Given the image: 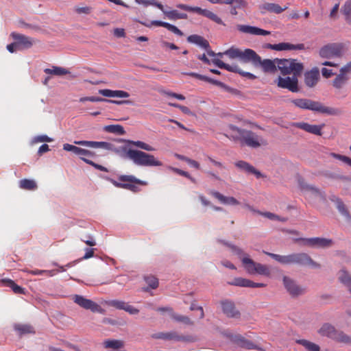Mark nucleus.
Segmentation results:
<instances>
[{
    "label": "nucleus",
    "mask_w": 351,
    "mask_h": 351,
    "mask_svg": "<svg viewBox=\"0 0 351 351\" xmlns=\"http://www.w3.org/2000/svg\"><path fill=\"white\" fill-rule=\"evenodd\" d=\"M231 59L239 58L243 63L251 62L255 67L261 66L263 72L275 73L277 71V62L275 59H264L251 49H245L242 51L234 47H230L225 53Z\"/></svg>",
    "instance_id": "1"
},
{
    "label": "nucleus",
    "mask_w": 351,
    "mask_h": 351,
    "mask_svg": "<svg viewBox=\"0 0 351 351\" xmlns=\"http://www.w3.org/2000/svg\"><path fill=\"white\" fill-rule=\"evenodd\" d=\"M263 252L282 265L310 266L316 269H319L321 267V265L319 263L314 261L311 257L305 252L292 253L284 256L265 251Z\"/></svg>",
    "instance_id": "2"
},
{
    "label": "nucleus",
    "mask_w": 351,
    "mask_h": 351,
    "mask_svg": "<svg viewBox=\"0 0 351 351\" xmlns=\"http://www.w3.org/2000/svg\"><path fill=\"white\" fill-rule=\"evenodd\" d=\"M291 102L300 108L310 110L322 114L339 116L343 113V111L339 108L325 106L321 102L310 99H295Z\"/></svg>",
    "instance_id": "3"
},
{
    "label": "nucleus",
    "mask_w": 351,
    "mask_h": 351,
    "mask_svg": "<svg viewBox=\"0 0 351 351\" xmlns=\"http://www.w3.org/2000/svg\"><path fill=\"white\" fill-rule=\"evenodd\" d=\"M230 129L233 131H236L240 135L239 139L244 143L248 147L252 148L259 147L261 145H267V142L262 137L258 136L256 133L251 130H247L241 129L236 125H230Z\"/></svg>",
    "instance_id": "4"
},
{
    "label": "nucleus",
    "mask_w": 351,
    "mask_h": 351,
    "mask_svg": "<svg viewBox=\"0 0 351 351\" xmlns=\"http://www.w3.org/2000/svg\"><path fill=\"white\" fill-rule=\"evenodd\" d=\"M318 332L320 335L327 337L337 342L351 344V337L345 334L343 331L336 329L334 326L329 323L324 324L319 329Z\"/></svg>",
    "instance_id": "5"
},
{
    "label": "nucleus",
    "mask_w": 351,
    "mask_h": 351,
    "mask_svg": "<svg viewBox=\"0 0 351 351\" xmlns=\"http://www.w3.org/2000/svg\"><path fill=\"white\" fill-rule=\"evenodd\" d=\"M74 143L78 145L110 150L117 154L123 156L124 157L126 156V152L128 150V148L125 146L117 147L112 143L104 141H74Z\"/></svg>",
    "instance_id": "6"
},
{
    "label": "nucleus",
    "mask_w": 351,
    "mask_h": 351,
    "mask_svg": "<svg viewBox=\"0 0 351 351\" xmlns=\"http://www.w3.org/2000/svg\"><path fill=\"white\" fill-rule=\"evenodd\" d=\"M125 158L139 166L154 165V156L142 151L128 148Z\"/></svg>",
    "instance_id": "7"
},
{
    "label": "nucleus",
    "mask_w": 351,
    "mask_h": 351,
    "mask_svg": "<svg viewBox=\"0 0 351 351\" xmlns=\"http://www.w3.org/2000/svg\"><path fill=\"white\" fill-rule=\"evenodd\" d=\"M114 186L136 192L138 190V184H143V182L134 176H121L119 182L113 179H109Z\"/></svg>",
    "instance_id": "8"
},
{
    "label": "nucleus",
    "mask_w": 351,
    "mask_h": 351,
    "mask_svg": "<svg viewBox=\"0 0 351 351\" xmlns=\"http://www.w3.org/2000/svg\"><path fill=\"white\" fill-rule=\"evenodd\" d=\"M242 263L247 271L250 274L256 273L265 276H269L271 274V271L267 265L256 263L250 257H243Z\"/></svg>",
    "instance_id": "9"
},
{
    "label": "nucleus",
    "mask_w": 351,
    "mask_h": 351,
    "mask_svg": "<svg viewBox=\"0 0 351 351\" xmlns=\"http://www.w3.org/2000/svg\"><path fill=\"white\" fill-rule=\"evenodd\" d=\"M344 45L343 43H333L324 45L319 51L320 57L330 59L333 57L341 58L343 56Z\"/></svg>",
    "instance_id": "10"
},
{
    "label": "nucleus",
    "mask_w": 351,
    "mask_h": 351,
    "mask_svg": "<svg viewBox=\"0 0 351 351\" xmlns=\"http://www.w3.org/2000/svg\"><path fill=\"white\" fill-rule=\"evenodd\" d=\"M224 336L228 339L232 343L237 345L238 346L247 349V350H257L260 351H265L262 348L254 344L252 341L245 339L240 334H233L229 332H225Z\"/></svg>",
    "instance_id": "11"
},
{
    "label": "nucleus",
    "mask_w": 351,
    "mask_h": 351,
    "mask_svg": "<svg viewBox=\"0 0 351 351\" xmlns=\"http://www.w3.org/2000/svg\"><path fill=\"white\" fill-rule=\"evenodd\" d=\"M176 7L184 11L197 13L210 19L211 21L215 22L217 24L225 25V23L217 14H215V13L208 10L202 9L199 7H192L186 4L182 3L177 4Z\"/></svg>",
    "instance_id": "12"
},
{
    "label": "nucleus",
    "mask_w": 351,
    "mask_h": 351,
    "mask_svg": "<svg viewBox=\"0 0 351 351\" xmlns=\"http://www.w3.org/2000/svg\"><path fill=\"white\" fill-rule=\"evenodd\" d=\"M182 74L183 75H189V76L193 77L195 78H197V79H198L199 80H202V81L208 82L210 84H212L213 85L219 86V87L222 88H223L227 92L230 93H232L233 95H241V91L239 90L238 89L230 87L228 85H226V84H224V83H223V82H221L220 81L214 80V79L210 78L209 77H207L206 75H201V74H199V73H193V72H191V73H182Z\"/></svg>",
    "instance_id": "13"
},
{
    "label": "nucleus",
    "mask_w": 351,
    "mask_h": 351,
    "mask_svg": "<svg viewBox=\"0 0 351 351\" xmlns=\"http://www.w3.org/2000/svg\"><path fill=\"white\" fill-rule=\"evenodd\" d=\"M75 303L78 304L80 307L90 310L93 313H99L104 314L105 311L98 304L91 300L87 299L82 295H75L73 297Z\"/></svg>",
    "instance_id": "14"
},
{
    "label": "nucleus",
    "mask_w": 351,
    "mask_h": 351,
    "mask_svg": "<svg viewBox=\"0 0 351 351\" xmlns=\"http://www.w3.org/2000/svg\"><path fill=\"white\" fill-rule=\"evenodd\" d=\"M212 62L216 66H217L218 68H219L221 69H226L230 72L238 73L240 75H241L243 77H245L250 80H255L257 78V77L256 75H254V74L241 70L237 65H232V66L230 65L217 58L213 59Z\"/></svg>",
    "instance_id": "15"
},
{
    "label": "nucleus",
    "mask_w": 351,
    "mask_h": 351,
    "mask_svg": "<svg viewBox=\"0 0 351 351\" xmlns=\"http://www.w3.org/2000/svg\"><path fill=\"white\" fill-rule=\"evenodd\" d=\"M284 287L289 294L293 298L302 295L305 292V289L297 284V282L289 276H285L282 278Z\"/></svg>",
    "instance_id": "16"
},
{
    "label": "nucleus",
    "mask_w": 351,
    "mask_h": 351,
    "mask_svg": "<svg viewBox=\"0 0 351 351\" xmlns=\"http://www.w3.org/2000/svg\"><path fill=\"white\" fill-rule=\"evenodd\" d=\"M277 80V85L280 88L288 89L293 93H298L300 90L297 77L293 76L282 77L279 76Z\"/></svg>",
    "instance_id": "17"
},
{
    "label": "nucleus",
    "mask_w": 351,
    "mask_h": 351,
    "mask_svg": "<svg viewBox=\"0 0 351 351\" xmlns=\"http://www.w3.org/2000/svg\"><path fill=\"white\" fill-rule=\"evenodd\" d=\"M63 149L67 152H72L75 155L79 156L80 159H82L83 161H84L86 159L93 158L95 156V154L93 152L76 147L69 143H65L63 145Z\"/></svg>",
    "instance_id": "18"
},
{
    "label": "nucleus",
    "mask_w": 351,
    "mask_h": 351,
    "mask_svg": "<svg viewBox=\"0 0 351 351\" xmlns=\"http://www.w3.org/2000/svg\"><path fill=\"white\" fill-rule=\"evenodd\" d=\"M11 36L16 41L19 50L29 49L35 43L32 38L16 32H12Z\"/></svg>",
    "instance_id": "19"
},
{
    "label": "nucleus",
    "mask_w": 351,
    "mask_h": 351,
    "mask_svg": "<svg viewBox=\"0 0 351 351\" xmlns=\"http://www.w3.org/2000/svg\"><path fill=\"white\" fill-rule=\"evenodd\" d=\"M298 182L299 188L301 191H309L312 194L319 197L323 201L326 200V195L324 192L321 191L319 189L317 188L316 186L306 183L302 177L299 176L298 178Z\"/></svg>",
    "instance_id": "20"
},
{
    "label": "nucleus",
    "mask_w": 351,
    "mask_h": 351,
    "mask_svg": "<svg viewBox=\"0 0 351 351\" xmlns=\"http://www.w3.org/2000/svg\"><path fill=\"white\" fill-rule=\"evenodd\" d=\"M291 125L295 128L302 129L308 133L317 136H322V130L325 126V124L322 123L321 125H311L308 123L297 122L293 123Z\"/></svg>",
    "instance_id": "21"
},
{
    "label": "nucleus",
    "mask_w": 351,
    "mask_h": 351,
    "mask_svg": "<svg viewBox=\"0 0 351 351\" xmlns=\"http://www.w3.org/2000/svg\"><path fill=\"white\" fill-rule=\"evenodd\" d=\"M223 313L228 317L239 318L241 313L238 311L232 301L225 300L220 302Z\"/></svg>",
    "instance_id": "22"
},
{
    "label": "nucleus",
    "mask_w": 351,
    "mask_h": 351,
    "mask_svg": "<svg viewBox=\"0 0 351 351\" xmlns=\"http://www.w3.org/2000/svg\"><path fill=\"white\" fill-rule=\"evenodd\" d=\"M319 79V71L317 67L304 73V83L309 88L315 86Z\"/></svg>",
    "instance_id": "23"
},
{
    "label": "nucleus",
    "mask_w": 351,
    "mask_h": 351,
    "mask_svg": "<svg viewBox=\"0 0 351 351\" xmlns=\"http://www.w3.org/2000/svg\"><path fill=\"white\" fill-rule=\"evenodd\" d=\"M329 199L335 204L338 211L344 216L348 221H351V215L341 198L332 194L329 196Z\"/></svg>",
    "instance_id": "24"
},
{
    "label": "nucleus",
    "mask_w": 351,
    "mask_h": 351,
    "mask_svg": "<svg viewBox=\"0 0 351 351\" xmlns=\"http://www.w3.org/2000/svg\"><path fill=\"white\" fill-rule=\"evenodd\" d=\"M230 285L242 287L262 288L266 287L264 283L254 282L249 279L243 278H235Z\"/></svg>",
    "instance_id": "25"
},
{
    "label": "nucleus",
    "mask_w": 351,
    "mask_h": 351,
    "mask_svg": "<svg viewBox=\"0 0 351 351\" xmlns=\"http://www.w3.org/2000/svg\"><path fill=\"white\" fill-rule=\"evenodd\" d=\"M237 29L241 32L250 34L253 35L267 36L271 34V32L267 30H265L257 27L246 25H238Z\"/></svg>",
    "instance_id": "26"
},
{
    "label": "nucleus",
    "mask_w": 351,
    "mask_h": 351,
    "mask_svg": "<svg viewBox=\"0 0 351 351\" xmlns=\"http://www.w3.org/2000/svg\"><path fill=\"white\" fill-rule=\"evenodd\" d=\"M319 174L326 178L339 180L341 182H351V176H343L335 171L324 170L319 172Z\"/></svg>",
    "instance_id": "27"
},
{
    "label": "nucleus",
    "mask_w": 351,
    "mask_h": 351,
    "mask_svg": "<svg viewBox=\"0 0 351 351\" xmlns=\"http://www.w3.org/2000/svg\"><path fill=\"white\" fill-rule=\"evenodd\" d=\"M258 8L261 10V13L263 14H265L266 11L271 13L280 14L284 10H287V7L282 8L277 3H265L262 5H260Z\"/></svg>",
    "instance_id": "28"
},
{
    "label": "nucleus",
    "mask_w": 351,
    "mask_h": 351,
    "mask_svg": "<svg viewBox=\"0 0 351 351\" xmlns=\"http://www.w3.org/2000/svg\"><path fill=\"white\" fill-rule=\"evenodd\" d=\"M210 194L217 199H219L222 204L227 205H239L240 202L234 197H226L220 193L218 191H212Z\"/></svg>",
    "instance_id": "29"
},
{
    "label": "nucleus",
    "mask_w": 351,
    "mask_h": 351,
    "mask_svg": "<svg viewBox=\"0 0 351 351\" xmlns=\"http://www.w3.org/2000/svg\"><path fill=\"white\" fill-rule=\"evenodd\" d=\"M333 241L330 239L314 237L311 238V247L327 248L332 245Z\"/></svg>",
    "instance_id": "30"
},
{
    "label": "nucleus",
    "mask_w": 351,
    "mask_h": 351,
    "mask_svg": "<svg viewBox=\"0 0 351 351\" xmlns=\"http://www.w3.org/2000/svg\"><path fill=\"white\" fill-rule=\"evenodd\" d=\"M99 93L107 97H120V98H127L130 96V94L124 90H112L110 89H101L99 90Z\"/></svg>",
    "instance_id": "31"
},
{
    "label": "nucleus",
    "mask_w": 351,
    "mask_h": 351,
    "mask_svg": "<svg viewBox=\"0 0 351 351\" xmlns=\"http://www.w3.org/2000/svg\"><path fill=\"white\" fill-rule=\"evenodd\" d=\"M289 68L290 74H293V77L298 79V77L301 76L304 67L302 63L297 62L295 59H292L291 64H289Z\"/></svg>",
    "instance_id": "32"
},
{
    "label": "nucleus",
    "mask_w": 351,
    "mask_h": 351,
    "mask_svg": "<svg viewBox=\"0 0 351 351\" xmlns=\"http://www.w3.org/2000/svg\"><path fill=\"white\" fill-rule=\"evenodd\" d=\"M187 41L189 43H195L204 49L210 48L209 43L202 36L197 34H193L187 37Z\"/></svg>",
    "instance_id": "33"
},
{
    "label": "nucleus",
    "mask_w": 351,
    "mask_h": 351,
    "mask_svg": "<svg viewBox=\"0 0 351 351\" xmlns=\"http://www.w3.org/2000/svg\"><path fill=\"white\" fill-rule=\"evenodd\" d=\"M291 60L292 58H275V61L277 62V69L280 71L282 75H287L290 74V71H289V64H291Z\"/></svg>",
    "instance_id": "34"
},
{
    "label": "nucleus",
    "mask_w": 351,
    "mask_h": 351,
    "mask_svg": "<svg viewBox=\"0 0 351 351\" xmlns=\"http://www.w3.org/2000/svg\"><path fill=\"white\" fill-rule=\"evenodd\" d=\"M338 279L347 287L348 291L351 295V274L346 269H341Z\"/></svg>",
    "instance_id": "35"
},
{
    "label": "nucleus",
    "mask_w": 351,
    "mask_h": 351,
    "mask_svg": "<svg viewBox=\"0 0 351 351\" xmlns=\"http://www.w3.org/2000/svg\"><path fill=\"white\" fill-rule=\"evenodd\" d=\"M103 346L105 348H111L113 350H119L124 348L125 343L123 341L120 339H106L103 342Z\"/></svg>",
    "instance_id": "36"
},
{
    "label": "nucleus",
    "mask_w": 351,
    "mask_h": 351,
    "mask_svg": "<svg viewBox=\"0 0 351 351\" xmlns=\"http://www.w3.org/2000/svg\"><path fill=\"white\" fill-rule=\"evenodd\" d=\"M155 26L163 27L178 36H184V33L180 29H179L176 26L169 23L155 20Z\"/></svg>",
    "instance_id": "37"
},
{
    "label": "nucleus",
    "mask_w": 351,
    "mask_h": 351,
    "mask_svg": "<svg viewBox=\"0 0 351 351\" xmlns=\"http://www.w3.org/2000/svg\"><path fill=\"white\" fill-rule=\"evenodd\" d=\"M217 242L219 243L223 244V245L229 247L233 253L237 254L239 256H241L243 255L245 256V257H249L248 254H245L242 249H241L239 247L232 244L225 240L223 239H217Z\"/></svg>",
    "instance_id": "38"
},
{
    "label": "nucleus",
    "mask_w": 351,
    "mask_h": 351,
    "mask_svg": "<svg viewBox=\"0 0 351 351\" xmlns=\"http://www.w3.org/2000/svg\"><path fill=\"white\" fill-rule=\"evenodd\" d=\"M1 282L4 286L11 288L14 293H16V294H24L25 293V289L17 285L12 280L2 279Z\"/></svg>",
    "instance_id": "39"
},
{
    "label": "nucleus",
    "mask_w": 351,
    "mask_h": 351,
    "mask_svg": "<svg viewBox=\"0 0 351 351\" xmlns=\"http://www.w3.org/2000/svg\"><path fill=\"white\" fill-rule=\"evenodd\" d=\"M348 80L349 77L348 75H343L342 73H339L333 80L332 84L335 88L341 89Z\"/></svg>",
    "instance_id": "40"
},
{
    "label": "nucleus",
    "mask_w": 351,
    "mask_h": 351,
    "mask_svg": "<svg viewBox=\"0 0 351 351\" xmlns=\"http://www.w3.org/2000/svg\"><path fill=\"white\" fill-rule=\"evenodd\" d=\"M14 330H16L20 335H23L25 334H34L35 331L34 328L29 324H15Z\"/></svg>",
    "instance_id": "41"
},
{
    "label": "nucleus",
    "mask_w": 351,
    "mask_h": 351,
    "mask_svg": "<svg viewBox=\"0 0 351 351\" xmlns=\"http://www.w3.org/2000/svg\"><path fill=\"white\" fill-rule=\"evenodd\" d=\"M19 187L22 189L34 191L37 189V184L33 180L23 179L19 181Z\"/></svg>",
    "instance_id": "42"
},
{
    "label": "nucleus",
    "mask_w": 351,
    "mask_h": 351,
    "mask_svg": "<svg viewBox=\"0 0 351 351\" xmlns=\"http://www.w3.org/2000/svg\"><path fill=\"white\" fill-rule=\"evenodd\" d=\"M44 72L49 75L62 76L69 73L66 69L59 66H53L51 69H45Z\"/></svg>",
    "instance_id": "43"
},
{
    "label": "nucleus",
    "mask_w": 351,
    "mask_h": 351,
    "mask_svg": "<svg viewBox=\"0 0 351 351\" xmlns=\"http://www.w3.org/2000/svg\"><path fill=\"white\" fill-rule=\"evenodd\" d=\"M104 130L106 132L123 135L125 133L123 127L121 125H108L104 127Z\"/></svg>",
    "instance_id": "44"
},
{
    "label": "nucleus",
    "mask_w": 351,
    "mask_h": 351,
    "mask_svg": "<svg viewBox=\"0 0 351 351\" xmlns=\"http://www.w3.org/2000/svg\"><path fill=\"white\" fill-rule=\"evenodd\" d=\"M295 342L304 346L308 351H319L320 348L318 345L306 339H297Z\"/></svg>",
    "instance_id": "45"
},
{
    "label": "nucleus",
    "mask_w": 351,
    "mask_h": 351,
    "mask_svg": "<svg viewBox=\"0 0 351 351\" xmlns=\"http://www.w3.org/2000/svg\"><path fill=\"white\" fill-rule=\"evenodd\" d=\"M171 318L175 320L177 322L182 323L185 325L189 326H193L194 322L192 321L190 317L186 315H182L176 314L173 312V314H171Z\"/></svg>",
    "instance_id": "46"
},
{
    "label": "nucleus",
    "mask_w": 351,
    "mask_h": 351,
    "mask_svg": "<svg viewBox=\"0 0 351 351\" xmlns=\"http://www.w3.org/2000/svg\"><path fill=\"white\" fill-rule=\"evenodd\" d=\"M198 337L193 335H182L178 332L176 333V341H182L184 343H194L198 341Z\"/></svg>",
    "instance_id": "47"
},
{
    "label": "nucleus",
    "mask_w": 351,
    "mask_h": 351,
    "mask_svg": "<svg viewBox=\"0 0 351 351\" xmlns=\"http://www.w3.org/2000/svg\"><path fill=\"white\" fill-rule=\"evenodd\" d=\"M117 142H125L129 145H135L142 149H145V150H147V151L152 150V146L146 144L144 142L140 141H130V140L118 139V140H117Z\"/></svg>",
    "instance_id": "48"
},
{
    "label": "nucleus",
    "mask_w": 351,
    "mask_h": 351,
    "mask_svg": "<svg viewBox=\"0 0 351 351\" xmlns=\"http://www.w3.org/2000/svg\"><path fill=\"white\" fill-rule=\"evenodd\" d=\"M117 142H125L129 145H135L142 149H145V150H147V151L152 150V146L146 144L144 142L140 141H130V140L118 139V140H117Z\"/></svg>",
    "instance_id": "49"
},
{
    "label": "nucleus",
    "mask_w": 351,
    "mask_h": 351,
    "mask_svg": "<svg viewBox=\"0 0 351 351\" xmlns=\"http://www.w3.org/2000/svg\"><path fill=\"white\" fill-rule=\"evenodd\" d=\"M176 331H171L168 332H158L155 334V339H160L167 341H176Z\"/></svg>",
    "instance_id": "50"
},
{
    "label": "nucleus",
    "mask_w": 351,
    "mask_h": 351,
    "mask_svg": "<svg viewBox=\"0 0 351 351\" xmlns=\"http://www.w3.org/2000/svg\"><path fill=\"white\" fill-rule=\"evenodd\" d=\"M166 16L171 20L177 19H187L188 15L186 13H180L178 10H171V12H165Z\"/></svg>",
    "instance_id": "51"
},
{
    "label": "nucleus",
    "mask_w": 351,
    "mask_h": 351,
    "mask_svg": "<svg viewBox=\"0 0 351 351\" xmlns=\"http://www.w3.org/2000/svg\"><path fill=\"white\" fill-rule=\"evenodd\" d=\"M264 47L276 51L288 50V43H280L278 44L267 43L264 45Z\"/></svg>",
    "instance_id": "52"
},
{
    "label": "nucleus",
    "mask_w": 351,
    "mask_h": 351,
    "mask_svg": "<svg viewBox=\"0 0 351 351\" xmlns=\"http://www.w3.org/2000/svg\"><path fill=\"white\" fill-rule=\"evenodd\" d=\"M235 166L247 173H250L252 169H253V166L244 160H239L237 162L235 163Z\"/></svg>",
    "instance_id": "53"
},
{
    "label": "nucleus",
    "mask_w": 351,
    "mask_h": 351,
    "mask_svg": "<svg viewBox=\"0 0 351 351\" xmlns=\"http://www.w3.org/2000/svg\"><path fill=\"white\" fill-rule=\"evenodd\" d=\"M107 304L110 306L114 307L117 309L119 310H124L125 307L126 302L122 300H112L110 301H108Z\"/></svg>",
    "instance_id": "54"
},
{
    "label": "nucleus",
    "mask_w": 351,
    "mask_h": 351,
    "mask_svg": "<svg viewBox=\"0 0 351 351\" xmlns=\"http://www.w3.org/2000/svg\"><path fill=\"white\" fill-rule=\"evenodd\" d=\"M227 4L232 5L236 9H245L247 6V2L245 0H231Z\"/></svg>",
    "instance_id": "55"
},
{
    "label": "nucleus",
    "mask_w": 351,
    "mask_h": 351,
    "mask_svg": "<svg viewBox=\"0 0 351 351\" xmlns=\"http://www.w3.org/2000/svg\"><path fill=\"white\" fill-rule=\"evenodd\" d=\"M330 156L335 159L339 160L351 167V158L336 153H330Z\"/></svg>",
    "instance_id": "56"
},
{
    "label": "nucleus",
    "mask_w": 351,
    "mask_h": 351,
    "mask_svg": "<svg viewBox=\"0 0 351 351\" xmlns=\"http://www.w3.org/2000/svg\"><path fill=\"white\" fill-rule=\"evenodd\" d=\"M293 241L302 246L311 247V238H295L293 239Z\"/></svg>",
    "instance_id": "57"
},
{
    "label": "nucleus",
    "mask_w": 351,
    "mask_h": 351,
    "mask_svg": "<svg viewBox=\"0 0 351 351\" xmlns=\"http://www.w3.org/2000/svg\"><path fill=\"white\" fill-rule=\"evenodd\" d=\"M145 281L148 284L149 287L142 288L143 291L149 292L154 289V278L152 276H145Z\"/></svg>",
    "instance_id": "58"
},
{
    "label": "nucleus",
    "mask_w": 351,
    "mask_h": 351,
    "mask_svg": "<svg viewBox=\"0 0 351 351\" xmlns=\"http://www.w3.org/2000/svg\"><path fill=\"white\" fill-rule=\"evenodd\" d=\"M84 162L93 167H94L95 169L99 170V171H105V172H108V170L106 167L102 166V165H98L97 163H95L93 161L89 160V159H86L84 160Z\"/></svg>",
    "instance_id": "59"
},
{
    "label": "nucleus",
    "mask_w": 351,
    "mask_h": 351,
    "mask_svg": "<svg viewBox=\"0 0 351 351\" xmlns=\"http://www.w3.org/2000/svg\"><path fill=\"white\" fill-rule=\"evenodd\" d=\"M341 12L343 14H351V0H347L341 8Z\"/></svg>",
    "instance_id": "60"
},
{
    "label": "nucleus",
    "mask_w": 351,
    "mask_h": 351,
    "mask_svg": "<svg viewBox=\"0 0 351 351\" xmlns=\"http://www.w3.org/2000/svg\"><path fill=\"white\" fill-rule=\"evenodd\" d=\"M92 8L88 6L86 7H77L75 8V10L77 14H90L91 12Z\"/></svg>",
    "instance_id": "61"
},
{
    "label": "nucleus",
    "mask_w": 351,
    "mask_h": 351,
    "mask_svg": "<svg viewBox=\"0 0 351 351\" xmlns=\"http://www.w3.org/2000/svg\"><path fill=\"white\" fill-rule=\"evenodd\" d=\"M156 311L159 313H160L161 314H165V313H168L169 315V316L171 317V314L173 313V310L172 308L171 307H159L158 308H156Z\"/></svg>",
    "instance_id": "62"
},
{
    "label": "nucleus",
    "mask_w": 351,
    "mask_h": 351,
    "mask_svg": "<svg viewBox=\"0 0 351 351\" xmlns=\"http://www.w3.org/2000/svg\"><path fill=\"white\" fill-rule=\"evenodd\" d=\"M124 311H125L126 312L129 313L131 315H136L139 312V311L137 308H136L132 305L128 304V303H126L125 304Z\"/></svg>",
    "instance_id": "63"
},
{
    "label": "nucleus",
    "mask_w": 351,
    "mask_h": 351,
    "mask_svg": "<svg viewBox=\"0 0 351 351\" xmlns=\"http://www.w3.org/2000/svg\"><path fill=\"white\" fill-rule=\"evenodd\" d=\"M351 72V62H348L346 65L341 67L339 73H342L343 75H347V73H349Z\"/></svg>",
    "instance_id": "64"
}]
</instances>
